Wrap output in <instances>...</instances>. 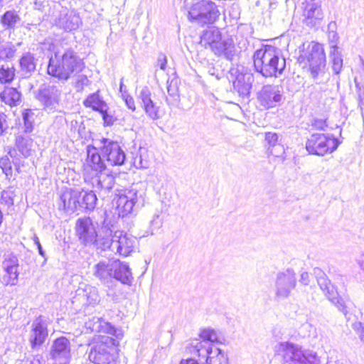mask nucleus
<instances>
[{
  "instance_id": "obj_9",
  "label": "nucleus",
  "mask_w": 364,
  "mask_h": 364,
  "mask_svg": "<svg viewBox=\"0 0 364 364\" xmlns=\"http://www.w3.org/2000/svg\"><path fill=\"white\" fill-rule=\"evenodd\" d=\"M220 12L216 5L210 0H196L190 8L188 18L191 21L201 24L213 23Z\"/></svg>"
},
{
  "instance_id": "obj_31",
  "label": "nucleus",
  "mask_w": 364,
  "mask_h": 364,
  "mask_svg": "<svg viewBox=\"0 0 364 364\" xmlns=\"http://www.w3.org/2000/svg\"><path fill=\"white\" fill-rule=\"evenodd\" d=\"M20 70L24 77H30L36 70V60L33 54L27 52L23 54L19 60Z\"/></svg>"
},
{
  "instance_id": "obj_22",
  "label": "nucleus",
  "mask_w": 364,
  "mask_h": 364,
  "mask_svg": "<svg viewBox=\"0 0 364 364\" xmlns=\"http://www.w3.org/2000/svg\"><path fill=\"white\" fill-rule=\"evenodd\" d=\"M81 23L79 15L74 11H69L67 9L61 10L58 17L55 19V25L68 32L76 30Z\"/></svg>"
},
{
  "instance_id": "obj_42",
  "label": "nucleus",
  "mask_w": 364,
  "mask_h": 364,
  "mask_svg": "<svg viewBox=\"0 0 364 364\" xmlns=\"http://www.w3.org/2000/svg\"><path fill=\"white\" fill-rule=\"evenodd\" d=\"M314 273L316 275L317 282L322 291H325V289L331 283V281L326 277V274L320 268H314Z\"/></svg>"
},
{
  "instance_id": "obj_10",
  "label": "nucleus",
  "mask_w": 364,
  "mask_h": 364,
  "mask_svg": "<svg viewBox=\"0 0 364 364\" xmlns=\"http://www.w3.org/2000/svg\"><path fill=\"white\" fill-rule=\"evenodd\" d=\"M34 95L45 111L53 112L61 101L62 90L55 85L43 83L34 92Z\"/></svg>"
},
{
  "instance_id": "obj_39",
  "label": "nucleus",
  "mask_w": 364,
  "mask_h": 364,
  "mask_svg": "<svg viewBox=\"0 0 364 364\" xmlns=\"http://www.w3.org/2000/svg\"><path fill=\"white\" fill-rule=\"evenodd\" d=\"M6 274L3 277V282L6 285L14 286L18 282L19 274L18 268H4Z\"/></svg>"
},
{
  "instance_id": "obj_35",
  "label": "nucleus",
  "mask_w": 364,
  "mask_h": 364,
  "mask_svg": "<svg viewBox=\"0 0 364 364\" xmlns=\"http://www.w3.org/2000/svg\"><path fill=\"white\" fill-rule=\"evenodd\" d=\"M21 21V17L15 10L6 11L1 16V22L8 29H14Z\"/></svg>"
},
{
  "instance_id": "obj_23",
  "label": "nucleus",
  "mask_w": 364,
  "mask_h": 364,
  "mask_svg": "<svg viewBox=\"0 0 364 364\" xmlns=\"http://www.w3.org/2000/svg\"><path fill=\"white\" fill-rule=\"evenodd\" d=\"M195 355L205 359L206 364H228L227 355L217 346H205Z\"/></svg>"
},
{
  "instance_id": "obj_47",
  "label": "nucleus",
  "mask_w": 364,
  "mask_h": 364,
  "mask_svg": "<svg viewBox=\"0 0 364 364\" xmlns=\"http://www.w3.org/2000/svg\"><path fill=\"white\" fill-rule=\"evenodd\" d=\"M323 291L331 301H335L336 297L338 296L336 289L331 283L325 289V291Z\"/></svg>"
},
{
  "instance_id": "obj_16",
  "label": "nucleus",
  "mask_w": 364,
  "mask_h": 364,
  "mask_svg": "<svg viewBox=\"0 0 364 364\" xmlns=\"http://www.w3.org/2000/svg\"><path fill=\"white\" fill-rule=\"evenodd\" d=\"M100 301L98 289L90 285H85V287H80L76 290L72 304L76 310L80 311L88 305L95 306L99 304Z\"/></svg>"
},
{
  "instance_id": "obj_40",
  "label": "nucleus",
  "mask_w": 364,
  "mask_h": 364,
  "mask_svg": "<svg viewBox=\"0 0 364 364\" xmlns=\"http://www.w3.org/2000/svg\"><path fill=\"white\" fill-rule=\"evenodd\" d=\"M15 76V69L8 65H0V82L8 83L11 82Z\"/></svg>"
},
{
  "instance_id": "obj_55",
  "label": "nucleus",
  "mask_w": 364,
  "mask_h": 364,
  "mask_svg": "<svg viewBox=\"0 0 364 364\" xmlns=\"http://www.w3.org/2000/svg\"><path fill=\"white\" fill-rule=\"evenodd\" d=\"M33 242L35 243V245L37 246L38 247V253L39 255L44 258V262H46L47 260V258H46V252L45 251L43 250L42 246H41V244L39 241V239L38 237L36 236V235H34L33 237Z\"/></svg>"
},
{
  "instance_id": "obj_4",
  "label": "nucleus",
  "mask_w": 364,
  "mask_h": 364,
  "mask_svg": "<svg viewBox=\"0 0 364 364\" xmlns=\"http://www.w3.org/2000/svg\"><path fill=\"white\" fill-rule=\"evenodd\" d=\"M299 62L308 67L310 77L319 84L327 79L326 55L323 45L312 42L298 58Z\"/></svg>"
},
{
  "instance_id": "obj_45",
  "label": "nucleus",
  "mask_w": 364,
  "mask_h": 364,
  "mask_svg": "<svg viewBox=\"0 0 364 364\" xmlns=\"http://www.w3.org/2000/svg\"><path fill=\"white\" fill-rule=\"evenodd\" d=\"M3 268H18V260L14 255H8L3 262Z\"/></svg>"
},
{
  "instance_id": "obj_62",
  "label": "nucleus",
  "mask_w": 364,
  "mask_h": 364,
  "mask_svg": "<svg viewBox=\"0 0 364 364\" xmlns=\"http://www.w3.org/2000/svg\"><path fill=\"white\" fill-rule=\"evenodd\" d=\"M119 92L122 93V95L123 96V94L127 95V90L126 87H124L123 84V77L121 79L120 85H119Z\"/></svg>"
},
{
  "instance_id": "obj_43",
  "label": "nucleus",
  "mask_w": 364,
  "mask_h": 364,
  "mask_svg": "<svg viewBox=\"0 0 364 364\" xmlns=\"http://www.w3.org/2000/svg\"><path fill=\"white\" fill-rule=\"evenodd\" d=\"M16 49L10 45L0 46V59L11 58L14 56Z\"/></svg>"
},
{
  "instance_id": "obj_56",
  "label": "nucleus",
  "mask_w": 364,
  "mask_h": 364,
  "mask_svg": "<svg viewBox=\"0 0 364 364\" xmlns=\"http://www.w3.org/2000/svg\"><path fill=\"white\" fill-rule=\"evenodd\" d=\"M29 364H46V360L43 359L41 355H36L30 361Z\"/></svg>"
},
{
  "instance_id": "obj_34",
  "label": "nucleus",
  "mask_w": 364,
  "mask_h": 364,
  "mask_svg": "<svg viewBox=\"0 0 364 364\" xmlns=\"http://www.w3.org/2000/svg\"><path fill=\"white\" fill-rule=\"evenodd\" d=\"M80 208L86 210H93L96 206L97 198L93 191H80Z\"/></svg>"
},
{
  "instance_id": "obj_15",
  "label": "nucleus",
  "mask_w": 364,
  "mask_h": 364,
  "mask_svg": "<svg viewBox=\"0 0 364 364\" xmlns=\"http://www.w3.org/2000/svg\"><path fill=\"white\" fill-rule=\"evenodd\" d=\"M75 234L80 243L91 247L98 237L92 220L90 217L78 218L75 223Z\"/></svg>"
},
{
  "instance_id": "obj_36",
  "label": "nucleus",
  "mask_w": 364,
  "mask_h": 364,
  "mask_svg": "<svg viewBox=\"0 0 364 364\" xmlns=\"http://www.w3.org/2000/svg\"><path fill=\"white\" fill-rule=\"evenodd\" d=\"M338 49V48L336 45H332L330 51V57L332 61V70L336 75L341 73L343 67V58Z\"/></svg>"
},
{
  "instance_id": "obj_27",
  "label": "nucleus",
  "mask_w": 364,
  "mask_h": 364,
  "mask_svg": "<svg viewBox=\"0 0 364 364\" xmlns=\"http://www.w3.org/2000/svg\"><path fill=\"white\" fill-rule=\"evenodd\" d=\"M141 107L144 108L146 114L152 119H156L159 117V107L155 105L151 98V92L148 90L147 87L141 89L138 96Z\"/></svg>"
},
{
  "instance_id": "obj_2",
  "label": "nucleus",
  "mask_w": 364,
  "mask_h": 364,
  "mask_svg": "<svg viewBox=\"0 0 364 364\" xmlns=\"http://www.w3.org/2000/svg\"><path fill=\"white\" fill-rule=\"evenodd\" d=\"M84 63L72 49H68L63 53H55L49 60L47 68L48 74L59 80H68L72 74H77L82 70Z\"/></svg>"
},
{
  "instance_id": "obj_48",
  "label": "nucleus",
  "mask_w": 364,
  "mask_h": 364,
  "mask_svg": "<svg viewBox=\"0 0 364 364\" xmlns=\"http://www.w3.org/2000/svg\"><path fill=\"white\" fill-rule=\"evenodd\" d=\"M265 141L269 145L268 149L277 145L278 141V135L274 132H267L265 134Z\"/></svg>"
},
{
  "instance_id": "obj_12",
  "label": "nucleus",
  "mask_w": 364,
  "mask_h": 364,
  "mask_svg": "<svg viewBox=\"0 0 364 364\" xmlns=\"http://www.w3.org/2000/svg\"><path fill=\"white\" fill-rule=\"evenodd\" d=\"M199 337L201 340L194 339L186 341L185 346V354L195 355L200 352L203 346H215V343H222V338L218 331L211 328L200 329Z\"/></svg>"
},
{
  "instance_id": "obj_32",
  "label": "nucleus",
  "mask_w": 364,
  "mask_h": 364,
  "mask_svg": "<svg viewBox=\"0 0 364 364\" xmlns=\"http://www.w3.org/2000/svg\"><path fill=\"white\" fill-rule=\"evenodd\" d=\"M83 105L98 112H105L106 109H109L107 104L100 96L99 91L88 95L84 100Z\"/></svg>"
},
{
  "instance_id": "obj_46",
  "label": "nucleus",
  "mask_w": 364,
  "mask_h": 364,
  "mask_svg": "<svg viewBox=\"0 0 364 364\" xmlns=\"http://www.w3.org/2000/svg\"><path fill=\"white\" fill-rule=\"evenodd\" d=\"M88 83L89 80L86 75H79L75 82V87L77 92H82L84 89V87L87 85Z\"/></svg>"
},
{
  "instance_id": "obj_58",
  "label": "nucleus",
  "mask_w": 364,
  "mask_h": 364,
  "mask_svg": "<svg viewBox=\"0 0 364 364\" xmlns=\"http://www.w3.org/2000/svg\"><path fill=\"white\" fill-rule=\"evenodd\" d=\"M134 166H135L136 168H147V164H146V163L145 164H143V162H142V159H141V156H136V157L134 159Z\"/></svg>"
},
{
  "instance_id": "obj_19",
  "label": "nucleus",
  "mask_w": 364,
  "mask_h": 364,
  "mask_svg": "<svg viewBox=\"0 0 364 364\" xmlns=\"http://www.w3.org/2000/svg\"><path fill=\"white\" fill-rule=\"evenodd\" d=\"M136 240L122 230L114 232L113 252L127 257L134 250Z\"/></svg>"
},
{
  "instance_id": "obj_38",
  "label": "nucleus",
  "mask_w": 364,
  "mask_h": 364,
  "mask_svg": "<svg viewBox=\"0 0 364 364\" xmlns=\"http://www.w3.org/2000/svg\"><path fill=\"white\" fill-rule=\"evenodd\" d=\"M168 93L173 102L179 103L181 100V95L179 91L180 80L178 78L172 79L170 82L168 81Z\"/></svg>"
},
{
  "instance_id": "obj_52",
  "label": "nucleus",
  "mask_w": 364,
  "mask_h": 364,
  "mask_svg": "<svg viewBox=\"0 0 364 364\" xmlns=\"http://www.w3.org/2000/svg\"><path fill=\"white\" fill-rule=\"evenodd\" d=\"M122 97H123L127 107L129 109H130L131 110L134 111L136 107H135L134 100L133 97H131L130 95H129L128 94H127V95L123 94Z\"/></svg>"
},
{
  "instance_id": "obj_7",
  "label": "nucleus",
  "mask_w": 364,
  "mask_h": 364,
  "mask_svg": "<svg viewBox=\"0 0 364 364\" xmlns=\"http://www.w3.org/2000/svg\"><path fill=\"white\" fill-rule=\"evenodd\" d=\"M117 342L109 336H102L90 348L89 359L95 364H119Z\"/></svg>"
},
{
  "instance_id": "obj_26",
  "label": "nucleus",
  "mask_w": 364,
  "mask_h": 364,
  "mask_svg": "<svg viewBox=\"0 0 364 364\" xmlns=\"http://www.w3.org/2000/svg\"><path fill=\"white\" fill-rule=\"evenodd\" d=\"M104 220L102 223V230L105 232V235H102L101 233L98 235V237H96V242L93 245H92L91 247L96 248L97 250H101L102 251H105L107 250H109L113 252V245H114V234H112V230L109 226V223H107L105 217L107 216V212L105 211L103 213Z\"/></svg>"
},
{
  "instance_id": "obj_28",
  "label": "nucleus",
  "mask_w": 364,
  "mask_h": 364,
  "mask_svg": "<svg viewBox=\"0 0 364 364\" xmlns=\"http://www.w3.org/2000/svg\"><path fill=\"white\" fill-rule=\"evenodd\" d=\"M114 184V178L110 173V171L107 170L98 172L92 178V187L100 191H109Z\"/></svg>"
},
{
  "instance_id": "obj_13",
  "label": "nucleus",
  "mask_w": 364,
  "mask_h": 364,
  "mask_svg": "<svg viewBox=\"0 0 364 364\" xmlns=\"http://www.w3.org/2000/svg\"><path fill=\"white\" fill-rule=\"evenodd\" d=\"M297 280L295 272L287 269L279 272L274 281V294L277 299H287L296 286Z\"/></svg>"
},
{
  "instance_id": "obj_37",
  "label": "nucleus",
  "mask_w": 364,
  "mask_h": 364,
  "mask_svg": "<svg viewBox=\"0 0 364 364\" xmlns=\"http://www.w3.org/2000/svg\"><path fill=\"white\" fill-rule=\"evenodd\" d=\"M16 146L24 157H28L31 155L33 140L28 137L19 136L16 139Z\"/></svg>"
},
{
  "instance_id": "obj_44",
  "label": "nucleus",
  "mask_w": 364,
  "mask_h": 364,
  "mask_svg": "<svg viewBox=\"0 0 364 364\" xmlns=\"http://www.w3.org/2000/svg\"><path fill=\"white\" fill-rule=\"evenodd\" d=\"M0 168L6 176H10L12 174L11 164L7 156L0 159Z\"/></svg>"
},
{
  "instance_id": "obj_20",
  "label": "nucleus",
  "mask_w": 364,
  "mask_h": 364,
  "mask_svg": "<svg viewBox=\"0 0 364 364\" xmlns=\"http://www.w3.org/2000/svg\"><path fill=\"white\" fill-rule=\"evenodd\" d=\"M28 341L33 350L41 346L48 336L47 326L41 317L36 318L31 326Z\"/></svg>"
},
{
  "instance_id": "obj_24",
  "label": "nucleus",
  "mask_w": 364,
  "mask_h": 364,
  "mask_svg": "<svg viewBox=\"0 0 364 364\" xmlns=\"http://www.w3.org/2000/svg\"><path fill=\"white\" fill-rule=\"evenodd\" d=\"M282 100L279 87L274 85H265L258 93V100L266 108L276 106Z\"/></svg>"
},
{
  "instance_id": "obj_8",
  "label": "nucleus",
  "mask_w": 364,
  "mask_h": 364,
  "mask_svg": "<svg viewBox=\"0 0 364 364\" xmlns=\"http://www.w3.org/2000/svg\"><path fill=\"white\" fill-rule=\"evenodd\" d=\"M144 192L132 185L129 188L117 190L116 193V204L117 214L119 217H125L134 210V207L140 200H143Z\"/></svg>"
},
{
  "instance_id": "obj_53",
  "label": "nucleus",
  "mask_w": 364,
  "mask_h": 364,
  "mask_svg": "<svg viewBox=\"0 0 364 364\" xmlns=\"http://www.w3.org/2000/svg\"><path fill=\"white\" fill-rule=\"evenodd\" d=\"M1 203H4L7 206L13 205V198L10 196V193L6 191H3L1 193Z\"/></svg>"
},
{
  "instance_id": "obj_61",
  "label": "nucleus",
  "mask_w": 364,
  "mask_h": 364,
  "mask_svg": "<svg viewBox=\"0 0 364 364\" xmlns=\"http://www.w3.org/2000/svg\"><path fill=\"white\" fill-rule=\"evenodd\" d=\"M360 68L359 70V73L360 75V77H364V60L362 58L360 59Z\"/></svg>"
},
{
  "instance_id": "obj_5",
  "label": "nucleus",
  "mask_w": 364,
  "mask_h": 364,
  "mask_svg": "<svg viewBox=\"0 0 364 364\" xmlns=\"http://www.w3.org/2000/svg\"><path fill=\"white\" fill-rule=\"evenodd\" d=\"M200 43L204 48L210 49L215 55H224L229 60H232L235 55L232 39H222L220 31L215 27H208L203 31Z\"/></svg>"
},
{
  "instance_id": "obj_11",
  "label": "nucleus",
  "mask_w": 364,
  "mask_h": 364,
  "mask_svg": "<svg viewBox=\"0 0 364 364\" xmlns=\"http://www.w3.org/2000/svg\"><path fill=\"white\" fill-rule=\"evenodd\" d=\"M338 145V140L331 135L313 134L306 141V149L310 154L323 156L334 151Z\"/></svg>"
},
{
  "instance_id": "obj_59",
  "label": "nucleus",
  "mask_w": 364,
  "mask_h": 364,
  "mask_svg": "<svg viewBox=\"0 0 364 364\" xmlns=\"http://www.w3.org/2000/svg\"><path fill=\"white\" fill-rule=\"evenodd\" d=\"M192 358H188L186 359V362L183 364H198V361L196 359L197 355H191Z\"/></svg>"
},
{
  "instance_id": "obj_54",
  "label": "nucleus",
  "mask_w": 364,
  "mask_h": 364,
  "mask_svg": "<svg viewBox=\"0 0 364 364\" xmlns=\"http://www.w3.org/2000/svg\"><path fill=\"white\" fill-rule=\"evenodd\" d=\"M166 56L162 53L159 54L156 62V66L159 67L161 70H164L166 68Z\"/></svg>"
},
{
  "instance_id": "obj_57",
  "label": "nucleus",
  "mask_w": 364,
  "mask_h": 364,
  "mask_svg": "<svg viewBox=\"0 0 364 364\" xmlns=\"http://www.w3.org/2000/svg\"><path fill=\"white\" fill-rule=\"evenodd\" d=\"M300 282L304 285H308L310 282L309 274L306 272H304L301 274Z\"/></svg>"
},
{
  "instance_id": "obj_41",
  "label": "nucleus",
  "mask_w": 364,
  "mask_h": 364,
  "mask_svg": "<svg viewBox=\"0 0 364 364\" xmlns=\"http://www.w3.org/2000/svg\"><path fill=\"white\" fill-rule=\"evenodd\" d=\"M25 132H31L33 128L34 112L31 109H24L22 112Z\"/></svg>"
},
{
  "instance_id": "obj_25",
  "label": "nucleus",
  "mask_w": 364,
  "mask_h": 364,
  "mask_svg": "<svg viewBox=\"0 0 364 364\" xmlns=\"http://www.w3.org/2000/svg\"><path fill=\"white\" fill-rule=\"evenodd\" d=\"M85 327L95 333H107L119 338L122 336L120 330L114 328L110 323L100 317L93 316L85 323Z\"/></svg>"
},
{
  "instance_id": "obj_60",
  "label": "nucleus",
  "mask_w": 364,
  "mask_h": 364,
  "mask_svg": "<svg viewBox=\"0 0 364 364\" xmlns=\"http://www.w3.org/2000/svg\"><path fill=\"white\" fill-rule=\"evenodd\" d=\"M5 117L6 115L4 113L0 112V134L4 132L3 123L5 122Z\"/></svg>"
},
{
  "instance_id": "obj_63",
  "label": "nucleus",
  "mask_w": 364,
  "mask_h": 364,
  "mask_svg": "<svg viewBox=\"0 0 364 364\" xmlns=\"http://www.w3.org/2000/svg\"><path fill=\"white\" fill-rule=\"evenodd\" d=\"M8 154L11 157L14 158L16 155V151L15 149H11L9 151Z\"/></svg>"
},
{
  "instance_id": "obj_3",
  "label": "nucleus",
  "mask_w": 364,
  "mask_h": 364,
  "mask_svg": "<svg viewBox=\"0 0 364 364\" xmlns=\"http://www.w3.org/2000/svg\"><path fill=\"white\" fill-rule=\"evenodd\" d=\"M92 275L102 283L107 284L112 279L129 284L132 279L129 266L119 259H102L92 267Z\"/></svg>"
},
{
  "instance_id": "obj_14",
  "label": "nucleus",
  "mask_w": 364,
  "mask_h": 364,
  "mask_svg": "<svg viewBox=\"0 0 364 364\" xmlns=\"http://www.w3.org/2000/svg\"><path fill=\"white\" fill-rule=\"evenodd\" d=\"M100 142L102 155L108 165L121 166L124 164L126 154L117 141L102 138Z\"/></svg>"
},
{
  "instance_id": "obj_49",
  "label": "nucleus",
  "mask_w": 364,
  "mask_h": 364,
  "mask_svg": "<svg viewBox=\"0 0 364 364\" xmlns=\"http://www.w3.org/2000/svg\"><path fill=\"white\" fill-rule=\"evenodd\" d=\"M336 298V299L335 301H331V302L335 304V306L338 308V309L339 311H341L346 315L347 314L348 311H347V306L346 304L345 301L343 300V299H342L339 296H337Z\"/></svg>"
},
{
  "instance_id": "obj_21",
  "label": "nucleus",
  "mask_w": 364,
  "mask_h": 364,
  "mask_svg": "<svg viewBox=\"0 0 364 364\" xmlns=\"http://www.w3.org/2000/svg\"><path fill=\"white\" fill-rule=\"evenodd\" d=\"M80 193L79 190L65 189L60 196L58 207L68 213H74L80 208Z\"/></svg>"
},
{
  "instance_id": "obj_17",
  "label": "nucleus",
  "mask_w": 364,
  "mask_h": 364,
  "mask_svg": "<svg viewBox=\"0 0 364 364\" xmlns=\"http://www.w3.org/2000/svg\"><path fill=\"white\" fill-rule=\"evenodd\" d=\"M50 358L55 364H68L71 359V346L65 337L55 339L50 350Z\"/></svg>"
},
{
  "instance_id": "obj_51",
  "label": "nucleus",
  "mask_w": 364,
  "mask_h": 364,
  "mask_svg": "<svg viewBox=\"0 0 364 364\" xmlns=\"http://www.w3.org/2000/svg\"><path fill=\"white\" fill-rule=\"evenodd\" d=\"M312 127H314L316 129L319 130H325V128L327 127V124L325 119H314L312 124Z\"/></svg>"
},
{
  "instance_id": "obj_1",
  "label": "nucleus",
  "mask_w": 364,
  "mask_h": 364,
  "mask_svg": "<svg viewBox=\"0 0 364 364\" xmlns=\"http://www.w3.org/2000/svg\"><path fill=\"white\" fill-rule=\"evenodd\" d=\"M255 70L265 77L280 75L286 68V60L275 47L265 46L253 55Z\"/></svg>"
},
{
  "instance_id": "obj_64",
  "label": "nucleus",
  "mask_w": 364,
  "mask_h": 364,
  "mask_svg": "<svg viewBox=\"0 0 364 364\" xmlns=\"http://www.w3.org/2000/svg\"><path fill=\"white\" fill-rule=\"evenodd\" d=\"M329 37L330 38H332L333 39H336L338 37H337V33L336 32H331L329 33Z\"/></svg>"
},
{
  "instance_id": "obj_29",
  "label": "nucleus",
  "mask_w": 364,
  "mask_h": 364,
  "mask_svg": "<svg viewBox=\"0 0 364 364\" xmlns=\"http://www.w3.org/2000/svg\"><path fill=\"white\" fill-rule=\"evenodd\" d=\"M255 77L252 73L239 74L233 82V87L240 96L248 97L254 82Z\"/></svg>"
},
{
  "instance_id": "obj_18",
  "label": "nucleus",
  "mask_w": 364,
  "mask_h": 364,
  "mask_svg": "<svg viewBox=\"0 0 364 364\" xmlns=\"http://www.w3.org/2000/svg\"><path fill=\"white\" fill-rule=\"evenodd\" d=\"M302 10V21L309 27L318 25L323 18L320 0H306Z\"/></svg>"
},
{
  "instance_id": "obj_30",
  "label": "nucleus",
  "mask_w": 364,
  "mask_h": 364,
  "mask_svg": "<svg viewBox=\"0 0 364 364\" xmlns=\"http://www.w3.org/2000/svg\"><path fill=\"white\" fill-rule=\"evenodd\" d=\"M87 164L89 166L97 172L106 171L107 162L106 159L103 158L102 153H99L97 148L92 146H88L87 148Z\"/></svg>"
},
{
  "instance_id": "obj_6",
  "label": "nucleus",
  "mask_w": 364,
  "mask_h": 364,
  "mask_svg": "<svg viewBox=\"0 0 364 364\" xmlns=\"http://www.w3.org/2000/svg\"><path fill=\"white\" fill-rule=\"evenodd\" d=\"M278 352L282 358V364H318L316 353L303 350L302 347L291 342H280Z\"/></svg>"
},
{
  "instance_id": "obj_50",
  "label": "nucleus",
  "mask_w": 364,
  "mask_h": 364,
  "mask_svg": "<svg viewBox=\"0 0 364 364\" xmlns=\"http://www.w3.org/2000/svg\"><path fill=\"white\" fill-rule=\"evenodd\" d=\"M104 121V123L107 126L112 125L115 121V118L108 112V109H106L105 112H100Z\"/></svg>"
},
{
  "instance_id": "obj_33",
  "label": "nucleus",
  "mask_w": 364,
  "mask_h": 364,
  "mask_svg": "<svg viewBox=\"0 0 364 364\" xmlns=\"http://www.w3.org/2000/svg\"><path fill=\"white\" fill-rule=\"evenodd\" d=\"M1 100L11 107L21 103V94L14 87H6L0 94Z\"/></svg>"
}]
</instances>
